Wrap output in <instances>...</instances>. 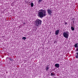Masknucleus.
<instances>
[{
    "instance_id": "1",
    "label": "nucleus",
    "mask_w": 78,
    "mask_h": 78,
    "mask_svg": "<svg viewBox=\"0 0 78 78\" xmlns=\"http://www.w3.org/2000/svg\"><path fill=\"white\" fill-rule=\"evenodd\" d=\"M38 17L40 18H42L46 16V10L42 9H40L39 11Z\"/></svg>"
},
{
    "instance_id": "2",
    "label": "nucleus",
    "mask_w": 78,
    "mask_h": 78,
    "mask_svg": "<svg viewBox=\"0 0 78 78\" xmlns=\"http://www.w3.org/2000/svg\"><path fill=\"white\" fill-rule=\"evenodd\" d=\"M35 23V27L37 28V27H38L40 26L41 25V24H42V21L40 20L39 19H37L34 22Z\"/></svg>"
},
{
    "instance_id": "3",
    "label": "nucleus",
    "mask_w": 78,
    "mask_h": 78,
    "mask_svg": "<svg viewBox=\"0 0 78 78\" xmlns=\"http://www.w3.org/2000/svg\"><path fill=\"white\" fill-rule=\"evenodd\" d=\"M63 35L64 37H65L66 39H68V38H69V32L67 31L66 32H64Z\"/></svg>"
},
{
    "instance_id": "4",
    "label": "nucleus",
    "mask_w": 78,
    "mask_h": 78,
    "mask_svg": "<svg viewBox=\"0 0 78 78\" xmlns=\"http://www.w3.org/2000/svg\"><path fill=\"white\" fill-rule=\"evenodd\" d=\"M47 12L48 14L49 15H51V14H52V11L50 9H48L47 10Z\"/></svg>"
},
{
    "instance_id": "5",
    "label": "nucleus",
    "mask_w": 78,
    "mask_h": 78,
    "mask_svg": "<svg viewBox=\"0 0 78 78\" xmlns=\"http://www.w3.org/2000/svg\"><path fill=\"white\" fill-rule=\"evenodd\" d=\"M59 30H57L56 31L55 33V35H57L58 34H59Z\"/></svg>"
},
{
    "instance_id": "6",
    "label": "nucleus",
    "mask_w": 78,
    "mask_h": 78,
    "mask_svg": "<svg viewBox=\"0 0 78 78\" xmlns=\"http://www.w3.org/2000/svg\"><path fill=\"white\" fill-rule=\"evenodd\" d=\"M55 66L57 68H59V64L58 63H56L55 65Z\"/></svg>"
},
{
    "instance_id": "7",
    "label": "nucleus",
    "mask_w": 78,
    "mask_h": 78,
    "mask_svg": "<svg viewBox=\"0 0 78 78\" xmlns=\"http://www.w3.org/2000/svg\"><path fill=\"white\" fill-rule=\"evenodd\" d=\"M45 69L46 71L47 72V71H48V70L49 69V66H46V67Z\"/></svg>"
},
{
    "instance_id": "8",
    "label": "nucleus",
    "mask_w": 78,
    "mask_h": 78,
    "mask_svg": "<svg viewBox=\"0 0 78 78\" xmlns=\"http://www.w3.org/2000/svg\"><path fill=\"white\" fill-rule=\"evenodd\" d=\"M74 47L77 48L78 47V43H77L74 45Z\"/></svg>"
},
{
    "instance_id": "9",
    "label": "nucleus",
    "mask_w": 78,
    "mask_h": 78,
    "mask_svg": "<svg viewBox=\"0 0 78 78\" xmlns=\"http://www.w3.org/2000/svg\"><path fill=\"white\" fill-rule=\"evenodd\" d=\"M73 20V23H75V18L74 19L73 18V19H72L71 20Z\"/></svg>"
},
{
    "instance_id": "10",
    "label": "nucleus",
    "mask_w": 78,
    "mask_h": 78,
    "mask_svg": "<svg viewBox=\"0 0 78 78\" xmlns=\"http://www.w3.org/2000/svg\"><path fill=\"white\" fill-rule=\"evenodd\" d=\"M71 29L72 31H74L75 30V28L72 27H71Z\"/></svg>"
},
{
    "instance_id": "11",
    "label": "nucleus",
    "mask_w": 78,
    "mask_h": 78,
    "mask_svg": "<svg viewBox=\"0 0 78 78\" xmlns=\"http://www.w3.org/2000/svg\"><path fill=\"white\" fill-rule=\"evenodd\" d=\"M51 76H55V74L53 73H51Z\"/></svg>"
},
{
    "instance_id": "12",
    "label": "nucleus",
    "mask_w": 78,
    "mask_h": 78,
    "mask_svg": "<svg viewBox=\"0 0 78 78\" xmlns=\"http://www.w3.org/2000/svg\"><path fill=\"white\" fill-rule=\"evenodd\" d=\"M33 6H34V4L32 2L31 4V7H33Z\"/></svg>"
},
{
    "instance_id": "13",
    "label": "nucleus",
    "mask_w": 78,
    "mask_h": 78,
    "mask_svg": "<svg viewBox=\"0 0 78 78\" xmlns=\"http://www.w3.org/2000/svg\"><path fill=\"white\" fill-rule=\"evenodd\" d=\"M23 39H24V40H26V39H27V38H26V37H23L22 38Z\"/></svg>"
},
{
    "instance_id": "14",
    "label": "nucleus",
    "mask_w": 78,
    "mask_h": 78,
    "mask_svg": "<svg viewBox=\"0 0 78 78\" xmlns=\"http://www.w3.org/2000/svg\"><path fill=\"white\" fill-rule=\"evenodd\" d=\"M55 44H57V41H55L54 42Z\"/></svg>"
},
{
    "instance_id": "15",
    "label": "nucleus",
    "mask_w": 78,
    "mask_h": 78,
    "mask_svg": "<svg viewBox=\"0 0 78 78\" xmlns=\"http://www.w3.org/2000/svg\"><path fill=\"white\" fill-rule=\"evenodd\" d=\"M42 1V0H38V2L39 3V2H41Z\"/></svg>"
},
{
    "instance_id": "16",
    "label": "nucleus",
    "mask_w": 78,
    "mask_h": 78,
    "mask_svg": "<svg viewBox=\"0 0 78 78\" xmlns=\"http://www.w3.org/2000/svg\"><path fill=\"white\" fill-rule=\"evenodd\" d=\"M76 58H77V59H78V55H76Z\"/></svg>"
},
{
    "instance_id": "17",
    "label": "nucleus",
    "mask_w": 78,
    "mask_h": 78,
    "mask_svg": "<svg viewBox=\"0 0 78 78\" xmlns=\"http://www.w3.org/2000/svg\"><path fill=\"white\" fill-rule=\"evenodd\" d=\"M9 59L10 60V61H13V60L12 58H9Z\"/></svg>"
},
{
    "instance_id": "18",
    "label": "nucleus",
    "mask_w": 78,
    "mask_h": 78,
    "mask_svg": "<svg viewBox=\"0 0 78 78\" xmlns=\"http://www.w3.org/2000/svg\"><path fill=\"white\" fill-rule=\"evenodd\" d=\"M64 23H65V25H67V22H65Z\"/></svg>"
},
{
    "instance_id": "19",
    "label": "nucleus",
    "mask_w": 78,
    "mask_h": 78,
    "mask_svg": "<svg viewBox=\"0 0 78 78\" xmlns=\"http://www.w3.org/2000/svg\"><path fill=\"white\" fill-rule=\"evenodd\" d=\"M76 51H78V48L76 49Z\"/></svg>"
},
{
    "instance_id": "20",
    "label": "nucleus",
    "mask_w": 78,
    "mask_h": 78,
    "mask_svg": "<svg viewBox=\"0 0 78 78\" xmlns=\"http://www.w3.org/2000/svg\"><path fill=\"white\" fill-rule=\"evenodd\" d=\"M76 54L77 55H78V52H76Z\"/></svg>"
},
{
    "instance_id": "21",
    "label": "nucleus",
    "mask_w": 78,
    "mask_h": 78,
    "mask_svg": "<svg viewBox=\"0 0 78 78\" xmlns=\"http://www.w3.org/2000/svg\"><path fill=\"white\" fill-rule=\"evenodd\" d=\"M23 25H25V23H23Z\"/></svg>"
}]
</instances>
